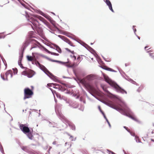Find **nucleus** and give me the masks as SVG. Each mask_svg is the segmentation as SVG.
I'll list each match as a JSON object with an SVG mask.
<instances>
[{
    "label": "nucleus",
    "instance_id": "c9c22d12",
    "mask_svg": "<svg viewBox=\"0 0 154 154\" xmlns=\"http://www.w3.org/2000/svg\"><path fill=\"white\" fill-rule=\"evenodd\" d=\"M54 61L55 62H58V63H60V64H63L64 63H63V62H62L61 61H58V60H54Z\"/></svg>",
    "mask_w": 154,
    "mask_h": 154
},
{
    "label": "nucleus",
    "instance_id": "f03ea898",
    "mask_svg": "<svg viewBox=\"0 0 154 154\" xmlns=\"http://www.w3.org/2000/svg\"><path fill=\"white\" fill-rule=\"evenodd\" d=\"M104 77L105 81L112 87H113L117 92L122 94H127V92L126 91L121 88L116 83L111 80L108 76L104 75Z\"/></svg>",
    "mask_w": 154,
    "mask_h": 154
},
{
    "label": "nucleus",
    "instance_id": "0eeeda50",
    "mask_svg": "<svg viewBox=\"0 0 154 154\" xmlns=\"http://www.w3.org/2000/svg\"><path fill=\"white\" fill-rule=\"evenodd\" d=\"M34 54V53H32V56L29 55L27 56L26 57L27 60L29 61H31L32 63V61H34L35 59V58Z\"/></svg>",
    "mask_w": 154,
    "mask_h": 154
},
{
    "label": "nucleus",
    "instance_id": "dca6fc26",
    "mask_svg": "<svg viewBox=\"0 0 154 154\" xmlns=\"http://www.w3.org/2000/svg\"><path fill=\"white\" fill-rule=\"evenodd\" d=\"M33 32H30L28 35V38L29 39H32V38H35V37L33 36Z\"/></svg>",
    "mask_w": 154,
    "mask_h": 154
},
{
    "label": "nucleus",
    "instance_id": "37998d69",
    "mask_svg": "<svg viewBox=\"0 0 154 154\" xmlns=\"http://www.w3.org/2000/svg\"><path fill=\"white\" fill-rule=\"evenodd\" d=\"M36 47L35 46H34V45L33 46H32V47H31V49H32L33 48H35Z\"/></svg>",
    "mask_w": 154,
    "mask_h": 154
},
{
    "label": "nucleus",
    "instance_id": "6e6552de",
    "mask_svg": "<svg viewBox=\"0 0 154 154\" xmlns=\"http://www.w3.org/2000/svg\"><path fill=\"white\" fill-rule=\"evenodd\" d=\"M51 84L54 86V88L58 89L59 90L61 91H63L64 90L62 86L59 84L57 83H52Z\"/></svg>",
    "mask_w": 154,
    "mask_h": 154
},
{
    "label": "nucleus",
    "instance_id": "6ab92c4d",
    "mask_svg": "<svg viewBox=\"0 0 154 154\" xmlns=\"http://www.w3.org/2000/svg\"><path fill=\"white\" fill-rule=\"evenodd\" d=\"M130 118L132 119L133 120H134L135 121H136V122L138 121V119H137V118L136 117H135L134 116L131 115V116H130Z\"/></svg>",
    "mask_w": 154,
    "mask_h": 154
},
{
    "label": "nucleus",
    "instance_id": "393cba45",
    "mask_svg": "<svg viewBox=\"0 0 154 154\" xmlns=\"http://www.w3.org/2000/svg\"><path fill=\"white\" fill-rule=\"evenodd\" d=\"M80 82L82 84L85 85V80L84 79H81L80 81Z\"/></svg>",
    "mask_w": 154,
    "mask_h": 154
},
{
    "label": "nucleus",
    "instance_id": "603ef678",
    "mask_svg": "<svg viewBox=\"0 0 154 154\" xmlns=\"http://www.w3.org/2000/svg\"><path fill=\"white\" fill-rule=\"evenodd\" d=\"M108 124L109 125V126H110V123H108Z\"/></svg>",
    "mask_w": 154,
    "mask_h": 154
},
{
    "label": "nucleus",
    "instance_id": "4468645a",
    "mask_svg": "<svg viewBox=\"0 0 154 154\" xmlns=\"http://www.w3.org/2000/svg\"><path fill=\"white\" fill-rule=\"evenodd\" d=\"M62 118L65 120V122L67 123L69 125V126H72V124L66 119L64 116H62Z\"/></svg>",
    "mask_w": 154,
    "mask_h": 154
},
{
    "label": "nucleus",
    "instance_id": "ea45409f",
    "mask_svg": "<svg viewBox=\"0 0 154 154\" xmlns=\"http://www.w3.org/2000/svg\"><path fill=\"white\" fill-rule=\"evenodd\" d=\"M102 114H103V116H104V118H105V119H107V118H106V116H105V114L104 113V112H103V113H102Z\"/></svg>",
    "mask_w": 154,
    "mask_h": 154
},
{
    "label": "nucleus",
    "instance_id": "a18cd8bd",
    "mask_svg": "<svg viewBox=\"0 0 154 154\" xmlns=\"http://www.w3.org/2000/svg\"><path fill=\"white\" fill-rule=\"evenodd\" d=\"M106 121L107 122V123H109V122L108 120L107 119H106Z\"/></svg>",
    "mask_w": 154,
    "mask_h": 154
},
{
    "label": "nucleus",
    "instance_id": "f704fd0d",
    "mask_svg": "<svg viewBox=\"0 0 154 154\" xmlns=\"http://www.w3.org/2000/svg\"><path fill=\"white\" fill-rule=\"evenodd\" d=\"M22 149L24 151H26L27 149V147L26 146H22Z\"/></svg>",
    "mask_w": 154,
    "mask_h": 154
},
{
    "label": "nucleus",
    "instance_id": "cd10ccee",
    "mask_svg": "<svg viewBox=\"0 0 154 154\" xmlns=\"http://www.w3.org/2000/svg\"><path fill=\"white\" fill-rule=\"evenodd\" d=\"M55 93L57 97H59L60 98H61V96L59 94H58V93H56V92H55Z\"/></svg>",
    "mask_w": 154,
    "mask_h": 154
},
{
    "label": "nucleus",
    "instance_id": "49530a36",
    "mask_svg": "<svg viewBox=\"0 0 154 154\" xmlns=\"http://www.w3.org/2000/svg\"><path fill=\"white\" fill-rule=\"evenodd\" d=\"M31 88H32V90H33V86H31Z\"/></svg>",
    "mask_w": 154,
    "mask_h": 154
},
{
    "label": "nucleus",
    "instance_id": "8fccbe9b",
    "mask_svg": "<svg viewBox=\"0 0 154 154\" xmlns=\"http://www.w3.org/2000/svg\"><path fill=\"white\" fill-rule=\"evenodd\" d=\"M150 52V51H147V52L149 53V52Z\"/></svg>",
    "mask_w": 154,
    "mask_h": 154
},
{
    "label": "nucleus",
    "instance_id": "72a5a7b5",
    "mask_svg": "<svg viewBox=\"0 0 154 154\" xmlns=\"http://www.w3.org/2000/svg\"><path fill=\"white\" fill-rule=\"evenodd\" d=\"M149 56L152 57L154 59V53H150L149 54Z\"/></svg>",
    "mask_w": 154,
    "mask_h": 154
},
{
    "label": "nucleus",
    "instance_id": "39448f33",
    "mask_svg": "<svg viewBox=\"0 0 154 154\" xmlns=\"http://www.w3.org/2000/svg\"><path fill=\"white\" fill-rule=\"evenodd\" d=\"M20 128L23 133L25 134H26L27 133L29 132L30 131L29 128L23 124H20Z\"/></svg>",
    "mask_w": 154,
    "mask_h": 154
},
{
    "label": "nucleus",
    "instance_id": "a19ab883",
    "mask_svg": "<svg viewBox=\"0 0 154 154\" xmlns=\"http://www.w3.org/2000/svg\"><path fill=\"white\" fill-rule=\"evenodd\" d=\"M57 143V142L56 141H54L53 143V144L54 145H55Z\"/></svg>",
    "mask_w": 154,
    "mask_h": 154
},
{
    "label": "nucleus",
    "instance_id": "2eb2a0df",
    "mask_svg": "<svg viewBox=\"0 0 154 154\" xmlns=\"http://www.w3.org/2000/svg\"><path fill=\"white\" fill-rule=\"evenodd\" d=\"M31 39V43L33 44H35V45H36L37 44L40 45V43L36 40L33 39Z\"/></svg>",
    "mask_w": 154,
    "mask_h": 154
},
{
    "label": "nucleus",
    "instance_id": "5701e85b",
    "mask_svg": "<svg viewBox=\"0 0 154 154\" xmlns=\"http://www.w3.org/2000/svg\"><path fill=\"white\" fill-rule=\"evenodd\" d=\"M46 50H47V51L48 53L51 54L52 55H56V56H58L59 55L58 54H57V53H55L51 52L47 49H46Z\"/></svg>",
    "mask_w": 154,
    "mask_h": 154
},
{
    "label": "nucleus",
    "instance_id": "a878e982",
    "mask_svg": "<svg viewBox=\"0 0 154 154\" xmlns=\"http://www.w3.org/2000/svg\"><path fill=\"white\" fill-rule=\"evenodd\" d=\"M135 139H136V141L137 142H140V140L139 137L137 136H135Z\"/></svg>",
    "mask_w": 154,
    "mask_h": 154
},
{
    "label": "nucleus",
    "instance_id": "ddd939ff",
    "mask_svg": "<svg viewBox=\"0 0 154 154\" xmlns=\"http://www.w3.org/2000/svg\"><path fill=\"white\" fill-rule=\"evenodd\" d=\"M26 134L27 136L29 139L31 140H32L33 139V137L31 132H30V131H29V132L27 133Z\"/></svg>",
    "mask_w": 154,
    "mask_h": 154
},
{
    "label": "nucleus",
    "instance_id": "9b49d317",
    "mask_svg": "<svg viewBox=\"0 0 154 154\" xmlns=\"http://www.w3.org/2000/svg\"><path fill=\"white\" fill-rule=\"evenodd\" d=\"M33 64H35L36 65H38L39 66L41 67H45L41 65L36 60V59L35 58L32 63Z\"/></svg>",
    "mask_w": 154,
    "mask_h": 154
},
{
    "label": "nucleus",
    "instance_id": "c85d7f7f",
    "mask_svg": "<svg viewBox=\"0 0 154 154\" xmlns=\"http://www.w3.org/2000/svg\"><path fill=\"white\" fill-rule=\"evenodd\" d=\"M81 57L80 56H79L78 57H77V60L78 61V62H79L81 61Z\"/></svg>",
    "mask_w": 154,
    "mask_h": 154
},
{
    "label": "nucleus",
    "instance_id": "2f4dec72",
    "mask_svg": "<svg viewBox=\"0 0 154 154\" xmlns=\"http://www.w3.org/2000/svg\"><path fill=\"white\" fill-rule=\"evenodd\" d=\"M124 115L130 118V116H131V115L130 114H128L126 113H125V114H123Z\"/></svg>",
    "mask_w": 154,
    "mask_h": 154
},
{
    "label": "nucleus",
    "instance_id": "79ce46f5",
    "mask_svg": "<svg viewBox=\"0 0 154 154\" xmlns=\"http://www.w3.org/2000/svg\"><path fill=\"white\" fill-rule=\"evenodd\" d=\"M73 137L72 136H71L70 137V138L71 139V140H73Z\"/></svg>",
    "mask_w": 154,
    "mask_h": 154
},
{
    "label": "nucleus",
    "instance_id": "f8f14e48",
    "mask_svg": "<svg viewBox=\"0 0 154 154\" xmlns=\"http://www.w3.org/2000/svg\"><path fill=\"white\" fill-rule=\"evenodd\" d=\"M34 75L33 72L32 71L27 72V76L29 78H31Z\"/></svg>",
    "mask_w": 154,
    "mask_h": 154
},
{
    "label": "nucleus",
    "instance_id": "b1692460",
    "mask_svg": "<svg viewBox=\"0 0 154 154\" xmlns=\"http://www.w3.org/2000/svg\"><path fill=\"white\" fill-rule=\"evenodd\" d=\"M70 57L74 60H75L76 59V57L74 55H71Z\"/></svg>",
    "mask_w": 154,
    "mask_h": 154
},
{
    "label": "nucleus",
    "instance_id": "4c0bfd02",
    "mask_svg": "<svg viewBox=\"0 0 154 154\" xmlns=\"http://www.w3.org/2000/svg\"><path fill=\"white\" fill-rule=\"evenodd\" d=\"M20 66L22 68H23L24 67L22 66V65L21 63L19 61L18 62Z\"/></svg>",
    "mask_w": 154,
    "mask_h": 154
},
{
    "label": "nucleus",
    "instance_id": "473e14b6",
    "mask_svg": "<svg viewBox=\"0 0 154 154\" xmlns=\"http://www.w3.org/2000/svg\"><path fill=\"white\" fill-rule=\"evenodd\" d=\"M66 49L68 51H69L70 52H71L72 54H74V52L73 51H71L69 49L67 48H66Z\"/></svg>",
    "mask_w": 154,
    "mask_h": 154
},
{
    "label": "nucleus",
    "instance_id": "423d86ee",
    "mask_svg": "<svg viewBox=\"0 0 154 154\" xmlns=\"http://www.w3.org/2000/svg\"><path fill=\"white\" fill-rule=\"evenodd\" d=\"M59 37L64 41L68 43L70 46L74 47L75 46L74 44L66 37L62 35H59Z\"/></svg>",
    "mask_w": 154,
    "mask_h": 154
},
{
    "label": "nucleus",
    "instance_id": "c756f323",
    "mask_svg": "<svg viewBox=\"0 0 154 154\" xmlns=\"http://www.w3.org/2000/svg\"><path fill=\"white\" fill-rule=\"evenodd\" d=\"M131 134V135L133 136H136L135 135V134L134 132L131 131H130V132H129Z\"/></svg>",
    "mask_w": 154,
    "mask_h": 154
},
{
    "label": "nucleus",
    "instance_id": "864d4df0",
    "mask_svg": "<svg viewBox=\"0 0 154 154\" xmlns=\"http://www.w3.org/2000/svg\"><path fill=\"white\" fill-rule=\"evenodd\" d=\"M32 28L33 29H34V28L32 27Z\"/></svg>",
    "mask_w": 154,
    "mask_h": 154
},
{
    "label": "nucleus",
    "instance_id": "de8ad7c7",
    "mask_svg": "<svg viewBox=\"0 0 154 154\" xmlns=\"http://www.w3.org/2000/svg\"><path fill=\"white\" fill-rule=\"evenodd\" d=\"M2 38V37L0 35V39Z\"/></svg>",
    "mask_w": 154,
    "mask_h": 154
},
{
    "label": "nucleus",
    "instance_id": "f3484780",
    "mask_svg": "<svg viewBox=\"0 0 154 154\" xmlns=\"http://www.w3.org/2000/svg\"><path fill=\"white\" fill-rule=\"evenodd\" d=\"M102 68L103 69H105V70H108V71H113L112 69H111L110 68L108 67H107L106 66H103V67H102Z\"/></svg>",
    "mask_w": 154,
    "mask_h": 154
},
{
    "label": "nucleus",
    "instance_id": "58836bf2",
    "mask_svg": "<svg viewBox=\"0 0 154 154\" xmlns=\"http://www.w3.org/2000/svg\"><path fill=\"white\" fill-rule=\"evenodd\" d=\"M79 63H74L72 64V66H77L78 65Z\"/></svg>",
    "mask_w": 154,
    "mask_h": 154
},
{
    "label": "nucleus",
    "instance_id": "4be33fe9",
    "mask_svg": "<svg viewBox=\"0 0 154 154\" xmlns=\"http://www.w3.org/2000/svg\"><path fill=\"white\" fill-rule=\"evenodd\" d=\"M45 73L48 76L53 77L54 75L48 70H47L46 72H45Z\"/></svg>",
    "mask_w": 154,
    "mask_h": 154
},
{
    "label": "nucleus",
    "instance_id": "7ed1b4c3",
    "mask_svg": "<svg viewBox=\"0 0 154 154\" xmlns=\"http://www.w3.org/2000/svg\"><path fill=\"white\" fill-rule=\"evenodd\" d=\"M24 93L23 99L24 100L31 98L33 94V92L32 90H30L29 88H26L24 89Z\"/></svg>",
    "mask_w": 154,
    "mask_h": 154
},
{
    "label": "nucleus",
    "instance_id": "9d476101",
    "mask_svg": "<svg viewBox=\"0 0 154 154\" xmlns=\"http://www.w3.org/2000/svg\"><path fill=\"white\" fill-rule=\"evenodd\" d=\"M105 2L109 7V9L112 12H114L112 9V5L110 2L109 0H106Z\"/></svg>",
    "mask_w": 154,
    "mask_h": 154
},
{
    "label": "nucleus",
    "instance_id": "f257e3e1",
    "mask_svg": "<svg viewBox=\"0 0 154 154\" xmlns=\"http://www.w3.org/2000/svg\"><path fill=\"white\" fill-rule=\"evenodd\" d=\"M26 16L28 20L31 22L35 27H36L40 25L39 21H43L44 18L41 16L37 15H33L29 17L27 13H25Z\"/></svg>",
    "mask_w": 154,
    "mask_h": 154
},
{
    "label": "nucleus",
    "instance_id": "bb28decb",
    "mask_svg": "<svg viewBox=\"0 0 154 154\" xmlns=\"http://www.w3.org/2000/svg\"><path fill=\"white\" fill-rule=\"evenodd\" d=\"M27 71H24L22 72V75L27 76Z\"/></svg>",
    "mask_w": 154,
    "mask_h": 154
},
{
    "label": "nucleus",
    "instance_id": "3c124183",
    "mask_svg": "<svg viewBox=\"0 0 154 154\" xmlns=\"http://www.w3.org/2000/svg\"><path fill=\"white\" fill-rule=\"evenodd\" d=\"M138 38L139 39H140V37H138Z\"/></svg>",
    "mask_w": 154,
    "mask_h": 154
},
{
    "label": "nucleus",
    "instance_id": "a211bd4d",
    "mask_svg": "<svg viewBox=\"0 0 154 154\" xmlns=\"http://www.w3.org/2000/svg\"><path fill=\"white\" fill-rule=\"evenodd\" d=\"M54 47H55V48H56V50H57V51L59 53H61V50L59 47H58V46H57V45H55L54 46Z\"/></svg>",
    "mask_w": 154,
    "mask_h": 154
},
{
    "label": "nucleus",
    "instance_id": "c03bdc74",
    "mask_svg": "<svg viewBox=\"0 0 154 154\" xmlns=\"http://www.w3.org/2000/svg\"><path fill=\"white\" fill-rule=\"evenodd\" d=\"M148 48V46H146L145 47V49H146L147 48Z\"/></svg>",
    "mask_w": 154,
    "mask_h": 154
},
{
    "label": "nucleus",
    "instance_id": "20e7f679",
    "mask_svg": "<svg viewBox=\"0 0 154 154\" xmlns=\"http://www.w3.org/2000/svg\"><path fill=\"white\" fill-rule=\"evenodd\" d=\"M1 77L3 80H7L8 78L12 77V72L11 71H8L6 72L5 76L2 74Z\"/></svg>",
    "mask_w": 154,
    "mask_h": 154
},
{
    "label": "nucleus",
    "instance_id": "5fc2aeb1",
    "mask_svg": "<svg viewBox=\"0 0 154 154\" xmlns=\"http://www.w3.org/2000/svg\"><path fill=\"white\" fill-rule=\"evenodd\" d=\"M121 110H122V109H121Z\"/></svg>",
    "mask_w": 154,
    "mask_h": 154
},
{
    "label": "nucleus",
    "instance_id": "412c9836",
    "mask_svg": "<svg viewBox=\"0 0 154 154\" xmlns=\"http://www.w3.org/2000/svg\"><path fill=\"white\" fill-rule=\"evenodd\" d=\"M45 73L48 76L53 77L54 75L48 70H47L46 72H45Z\"/></svg>",
    "mask_w": 154,
    "mask_h": 154
},
{
    "label": "nucleus",
    "instance_id": "09e8293b",
    "mask_svg": "<svg viewBox=\"0 0 154 154\" xmlns=\"http://www.w3.org/2000/svg\"><path fill=\"white\" fill-rule=\"evenodd\" d=\"M88 86H89L90 88L91 87V86L90 85H88Z\"/></svg>",
    "mask_w": 154,
    "mask_h": 154
},
{
    "label": "nucleus",
    "instance_id": "7c9ffc66",
    "mask_svg": "<svg viewBox=\"0 0 154 154\" xmlns=\"http://www.w3.org/2000/svg\"><path fill=\"white\" fill-rule=\"evenodd\" d=\"M98 108L100 111V112L102 113L103 112L102 111V110L101 108L100 107V106H98Z\"/></svg>",
    "mask_w": 154,
    "mask_h": 154
},
{
    "label": "nucleus",
    "instance_id": "e433bc0d",
    "mask_svg": "<svg viewBox=\"0 0 154 154\" xmlns=\"http://www.w3.org/2000/svg\"><path fill=\"white\" fill-rule=\"evenodd\" d=\"M124 128H125L128 132H130V130L129 129H128V128L126 126H124Z\"/></svg>",
    "mask_w": 154,
    "mask_h": 154
},
{
    "label": "nucleus",
    "instance_id": "1a4fd4ad",
    "mask_svg": "<svg viewBox=\"0 0 154 154\" xmlns=\"http://www.w3.org/2000/svg\"><path fill=\"white\" fill-rule=\"evenodd\" d=\"M31 39H29V38L27 39L23 44V48H25L27 47L29 43L31 42Z\"/></svg>",
    "mask_w": 154,
    "mask_h": 154
},
{
    "label": "nucleus",
    "instance_id": "aec40b11",
    "mask_svg": "<svg viewBox=\"0 0 154 154\" xmlns=\"http://www.w3.org/2000/svg\"><path fill=\"white\" fill-rule=\"evenodd\" d=\"M45 73L48 76L53 77L54 75L48 70H47L46 72H45Z\"/></svg>",
    "mask_w": 154,
    "mask_h": 154
}]
</instances>
